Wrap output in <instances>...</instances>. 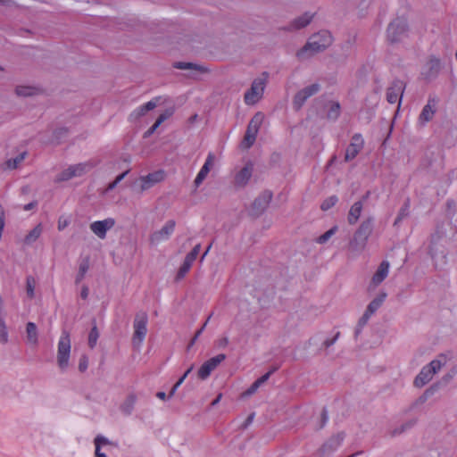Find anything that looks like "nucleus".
Listing matches in <instances>:
<instances>
[{
    "label": "nucleus",
    "mask_w": 457,
    "mask_h": 457,
    "mask_svg": "<svg viewBox=\"0 0 457 457\" xmlns=\"http://www.w3.org/2000/svg\"><path fill=\"white\" fill-rule=\"evenodd\" d=\"M332 35L328 30H320L313 34L307 43L297 51L296 55L299 59H307L312 55L322 52L332 44Z\"/></svg>",
    "instance_id": "1"
},
{
    "label": "nucleus",
    "mask_w": 457,
    "mask_h": 457,
    "mask_svg": "<svg viewBox=\"0 0 457 457\" xmlns=\"http://www.w3.org/2000/svg\"><path fill=\"white\" fill-rule=\"evenodd\" d=\"M374 217L369 216L364 219L355 230L353 238L349 242V248L355 253L362 252L373 232Z\"/></svg>",
    "instance_id": "2"
},
{
    "label": "nucleus",
    "mask_w": 457,
    "mask_h": 457,
    "mask_svg": "<svg viewBox=\"0 0 457 457\" xmlns=\"http://www.w3.org/2000/svg\"><path fill=\"white\" fill-rule=\"evenodd\" d=\"M447 362V357L445 354H440L435 360L431 361L428 364L425 365L414 379V386L416 387H422L428 384L433 376L437 373L443 366Z\"/></svg>",
    "instance_id": "3"
},
{
    "label": "nucleus",
    "mask_w": 457,
    "mask_h": 457,
    "mask_svg": "<svg viewBox=\"0 0 457 457\" xmlns=\"http://www.w3.org/2000/svg\"><path fill=\"white\" fill-rule=\"evenodd\" d=\"M71 336L67 330H62L57 345V364L62 371L67 370L70 365Z\"/></svg>",
    "instance_id": "4"
},
{
    "label": "nucleus",
    "mask_w": 457,
    "mask_h": 457,
    "mask_svg": "<svg viewBox=\"0 0 457 457\" xmlns=\"http://www.w3.org/2000/svg\"><path fill=\"white\" fill-rule=\"evenodd\" d=\"M148 316L145 312H139L136 314L133 321L132 345L139 348L147 334Z\"/></svg>",
    "instance_id": "5"
},
{
    "label": "nucleus",
    "mask_w": 457,
    "mask_h": 457,
    "mask_svg": "<svg viewBox=\"0 0 457 457\" xmlns=\"http://www.w3.org/2000/svg\"><path fill=\"white\" fill-rule=\"evenodd\" d=\"M263 119L264 115L260 112H256L251 119L247 125L244 139L241 143L244 148L249 149L253 145Z\"/></svg>",
    "instance_id": "6"
},
{
    "label": "nucleus",
    "mask_w": 457,
    "mask_h": 457,
    "mask_svg": "<svg viewBox=\"0 0 457 457\" xmlns=\"http://www.w3.org/2000/svg\"><path fill=\"white\" fill-rule=\"evenodd\" d=\"M408 24L406 19L397 17L387 27L386 37L390 43H398L406 36Z\"/></svg>",
    "instance_id": "7"
},
{
    "label": "nucleus",
    "mask_w": 457,
    "mask_h": 457,
    "mask_svg": "<svg viewBox=\"0 0 457 457\" xmlns=\"http://www.w3.org/2000/svg\"><path fill=\"white\" fill-rule=\"evenodd\" d=\"M265 89V81L262 79H255L249 90L245 93V103L247 105L255 104L262 96Z\"/></svg>",
    "instance_id": "8"
},
{
    "label": "nucleus",
    "mask_w": 457,
    "mask_h": 457,
    "mask_svg": "<svg viewBox=\"0 0 457 457\" xmlns=\"http://www.w3.org/2000/svg\"><path fill=\"white\" fill-rule=\"evenodd\" d=\"M405 87L406 84L404 81L399 79H394L386 89V101L392 104L398 102L400 104Z\"/></svg>",
    "instance_id": "9"
},
{
    "label": "nucleus",
    "mask_w": 457,
    "mask_h": 457,
    "mask_svg": "<svg viewBox=\"0 0 457 457\" xmlns=\"http://www.w3.org/2000/svg\"><path fill=\"white\" fill-rule=\"evenodd\" d=\"M320 89L318 83H313L298 91L293 100V104L295 110H300L308 98L316 95Z\"/></svg>",
    "instance_id": "10"
},
{
    "label": "nucleus",
    "mask_w": 457,
    "mask_h": 457,
    "mask_svg": "<svg viewBox=\"0 0 457 457\" xmlns=\"http://www.w3.org/2000/svg\"><path fill=\"white\" fill-rule=\"evenodd\" d=\"M226 359L224 353H220L204 361L198 370V377L204 380L209 378L211 373Z\"/></svg>",
    "instance_id": "11"
},
{
    "label": "nucleus",
    "mask_w": 457,
    "mask_h": 457,
    "mask_svg": "<svg viewBox=\"0 0 457 457\" xmlns=\"http://www.w3.org/2000/svg\"><path fill=\"white\" fill-rule=\"evenodd\" d=\"M165 179V172L162 170H155L154 172L148 173L145 176H141L139 178L140 182V191L144 192L154 185L163 181Z\"/></svg>",
    "instance_id": "12"
},
{
    "label": "nucleus",
    "mask_w": 457,
    "mask_h": 457,
    "mask_svg": "<svg viewBox=\"0 0 457 457\" xmlns=\"http://www.w3.org/2000/svg\"><path fill=\"white\" fill-rule=\"evenodd\" d=\"M272 192L270 190L263 191L258 197H256L252 204V214L254 216L261 215L269 206L272 199Z\"/></svg>",
    "instance_id": "13"
},
{
    "label": "nucleus",
    "mask_w": 457,
    "mask_h": 457,
    "mask_svg": "<svg viewBox=\"0 0 457 457\" xmlns=\"http://www.w3.org/2000/svg\"><path fill=\"white\" fill-rule=\"evenodd\" d=\"M201 249V245L197 244L193 247V249L186 255L184 262L182 265L180 266L178 273H177V279L183 278L186 274L191 269L194 262L196 260L199 252Z\"/></svg>",
    "instance_id": "14"
},
{
    "label": "nucleus",
    "mask_w": 457,
    "mask_h": 457,
    "mask_svg": "<svg viewBox=\"0 0 457 457\" xmlns=\"http://www.w3.org/2000/svg\"><path fill=\"white\" fill-rule=\"evenodd\" d=\"M175 227H176V222L174 220H168L161 229L154 231L150 236V241L153 244H158L162 241L169 239V237L174 232Z\"/></svg>",
    "instance_id": "15"
},
{
    "label": "nucleus",
    "mask_w": 457,
    "mask_h": 457,
    "mask_svg": "<svg viewBox=\"0 0 457 457\" xmlns=\"http://www.w3.org/2000/svg\"><path fill=\"white\" fill-rule=\"evenodd\" d=\"M115 225V220L112 218H107L103 220H96L90 224V229L99 238L104 239L106 233Z\"/></svg>",
    "instance_id": "16"
},
{
    "label": "nucleus",
    "mask_w": 457,
    "mask_h": 457,
    "mask_svg": "<svg viewBox=\"0 0 457 457\" xmlns=\"http://www.w3.org/2000/svg\"><path fill=\"white\" fill-rule=\"evenodd\" d=\"M160 97H155L149 102L138 106L136 108L129 116V121L130 122H136L140 120L141 117L145 116L147 112L154 110L158 103H159Z\"/></svg>",
    "instance_id": "17"
},
{
    "label": "nucleus",
    "mask_w": 457,
    "mask_h": 457,
    "mask_svg": "<svg viewBox=\"0 0 457 457\" xmlns=\"http://www.w3.org/2000/svg\"><path fill=\"white\" fill-rule=\"evenodd\" d=\"M436 104L437 99L436 97L429 96L427 104L423 107L419 116V122L421 125H425L433 119L436 112Z\"/></svg>",
    "instance_id": "18"
},
{
    "label": "nucleus",
    "mask_w": 457,
    "mask_h": 457,
    "mask_svg": "<svg viewBox=\"0 0 457 457\" xmlns=\"http://www.w3.org/2000/svg\"><path fill=\"white\" fill-rule=\"evenodd\" d=\"M214 161L215 155L213 153L210 152L205 159L204 165L202 166L195 179L194 183L196 187H198L205 179L212 167L213 166Z\"/></svg>",
    "instance_id": "19"
},
{
    "label": "nucleus",
    "mask_w": 457,
    "mask_h": 457,
    "mask_svg": "<svg viewBox=\"0 0 457 457\" xmlns=\"http://www.w3.org/2000/svg\"><path fill=\"white\" fill-rule=\"evenodd\" d=\"M345 435L344 432H339L337 435L332 436L327 442L321 446L323 453H330L335 452L342 445Z\"/></svg>",
    "instance_id": "20"
},
{
    "label": "nucleus",
    "mask_w": 457,
    "mask_h": 457,
    "mask_svg": "<svg viewBox=\"0 0 457 457\" xmlns=\"http://www.w3.org/2000/svg\"><path fill=\"white\" fill-rule=\"evenodd\" d=\"M253 170V163L248 162L236 174L235 185L239 187L246 186L252 177Z\"/></svg>",
    "instance_id": "21"
},
{
    "label": "nucleus",
    "mask_w": 457,
    "mask_h": 457,
    "mask_svg": "<svg viewBox=\"0 0 457 457\" xmlns=\"http://www.w3.org/2000/svg\"><path fill=\"white\" fill-rule=\"evenodd\" d=\"M389 266L390 265L387 261L381 262L371 279L374 286H378L386 279L389 273Z\"/></svg>",
    "instance_id": "22"
},
{
    "label": "nucleus",
    "mask_w": 457,
    "mask_h": 457,
    "mask_svg": "<svg viewBox=\"0 0 457 457\" xmlns=\"http://www.w3.org/2000/svg\"><path fill=\"white\" fill-rule=\"evenodd\" d=\"M314 17V13H311L309 12H304L301 16L295 18L289 25L288 29H300L305 28L307 25L311 23Z\"/></svg>",
    "instance_id": "23"
},
{
    "label": "nucleus",
    "mask_w": 457,
    "mask_h": 457,
    "mask_svg": "<svg viewBox=\"0 0 457 457\" xmlns=\"http://www.w3.org/2000/svg\"><path fill=\"white\" fill-rule=\"evenodd\" d=\"M362 201H356L351 207L347 214V222L349 225H355L362 212Z\"/></svg>",
    "instance_id": "24"
},
{
    "label": "nucleus",
    "mask_w": 457,
    "mask_h": 457,
    "mask_svg": "<svg viewBox=\"0 0 457 457\" xmlns=\"http://www.w3.org/2000/svg\"><path fill=\"white\" fill-rule=\"evenodd\" d=\"M387 294L386 292H380L367 306L365 312L370 315H373L383 304L386 299Z\"/></svg>",
    "instance_id": "25"
},
{
    "label": "nucleus",
    "mask_w": 457,
    "mask_h": 457,
    "mask_svg": "<svg viewBox=\"0 0 457 457\" xmlns=\"http://www.w3.org/2000/svg\"><path fill=\"white\" fill-rule=\"evenodd\" d=\"M427 66L428 70V71L425 72L426 79H431L433 78H436L439 73L441 68L440 60L438 58L432 57L429 59Z\"/></svg>",
    "instance_id": "26"
},
{
    "label": "nucleus",
    "mask_w": 457,
    "mask_h": 457,
    "mask_svg": "<svg viewBox=\"0 0 457 457\" xmlns=\"http://www.w3.org/2000/svg\"><path fill=\"white\" fill-rule=\"evenodd\" d=\"M95 444V456L96 457H107L105 453H98L99 448L103 446L111 445L112 443L105 436L102 435H97L94 439Z\"/></svg>",
    "instance_id": "27"
},
{
    "label": "nucleus",
    "mask_w": 457,
    "mask_h": 457,
    "mask_svg": "<svg viewBox=\"0 0 457 457\" xmlns=\"http://www.w3.org/2000/svg\"><path fill=\"white\" fill-rule=\"evenodd\" d=\"M27 338L29 344L34 345L38 343L37 328L34 322H28L26 325Z\"/></svg>",
    "instance_id": "28"
},
{
    "label": "nucleus",
    "mask_w": 457,
    "mask_h": 457,
    "mask_svg": "<svg viewBox=\"0 0 457 457\" xmlns=\"http://www.w3.org/2000/svg\"><path fill=\"white\" fill-rule=\"evenodd\" d=\"M136 402V395L131 394L128 395L123 403L120 405V411L126 415H130L134 410Z\"/></svg>",
    "instance_id": "29"
},
{
    "label": "nucleus",
    "mask_w": 457,
    "mask_h": 457,
    "mask_svg": "<svg viewBox=\"0 0 457 457\" xmlns=\"http://www.w3.org/2000/svg\"><path fill=\"white\" fill-rule=\"evenodd\" d=\"M43 227L41 223H38L32 230H30L24 238L26 245H31L36 242L41 236Z\"/></svg>",
    "instance_id": "30"
},
{
    "label": "nucleus",
    "mask_w": 457,
    "mask_h": 457,
    "mask_svg": "<svg viewBox=\"0 0 457 457\" xmlns=\"http://www.w3.org/2000/svg\"><path fill=\"white\" fill-rule=\"evenodd\" d=\"M73 178H76V173H74V170L71 165L56 176V178L54 179V182L60 183L63 181H68Z\"/></svg>",
    "instance_id": "31"
},
{
    "label": "nucleus",
    "mask_w": 457,
    "mask_h": 457,
    "mask_svg": "<svg viewBox=\"0 0 457 457\" xmlns=\"http://www.w3.org/2000/svg\"><path fill=\"white\" fill-rule=\"evenodd\" d=\"M415 424H416V420H410L404 422L403 424L400 425L399 427L394 428L390 434L392 436H399V435L404 433L405 431L411 429V428H413Z\"/></svg>",
    "instance_id": "32"
},
{
    "label": "nucleus",
    "mask_w": 457,
    "mask_h": 457,
    "mask_svg": "<svg viewBox=\"0 0 457 457\" xmlns=\"http://www.w3.org/2000/svg\"><path fill=\"white\" fill-rule=\"evenodd\" d=\"M71 167L74 170V173H76V177H81L93 168V164L90 162H80L71 165Z\"/></svg>",
    "instance_id": "33"
},
{
    "label": "nucleus",
    "mask_w": 457,
    "mask_h": 457,
    "mask_svg": "<svg viewBox=\"0 0 457 457\" xmlns=\"http://www.w3.org/2000/svg\"><path fill=\"white\" fill-rule=\"evenodd\" d=\"M27 153L23 152L18 154L14 158L8 159L5 162V168L8 170H14L18 167V165L25 159Z\"/></svg>",
    "instance_id": "34"
},
{
    "label": "nucleus",
    "mask_w": 457,
    "mask_h": 457,
    "mask_svg": "<svg viewBox=\"0 0 457 457\" xmlns=\"http://www.w3.org/2000/svg\"><path fill=\"white\" fill-rule=\"evenodd\" d=\"M341 106L338 102H332L328 111V119L336 120L340 115Z\"/></svg>",
    "instance_id": "35"
},
{
    "label": "nucleus",
    "mask_w": 457,
    "mask_h": 457,
    "mask_svg": "<svg viewBox=\"0 0 457 457\" xmlns=\"http://www.w3.org/2000/svg\"><path fill=\"white\" fill-rule=\"evenodd\" d=\"M361 149L358 148L354 144H350L345 151V159L346 162H349L354 159L357 154L361 152Z\"/></svg>",
    "instance_id": "36"
},
{
    "label": "nucleus",
    "mask_w": 457,
    "mask_h": 457,
    "mask_svg": "<svg viewBox=\"0 0 457 457\" xmlns=\"http://www.w3.org/2000/svg\"><path fill=\"white\" fill-rule=\"evenodd\" d=\"M98 337H99V332H98L97 327L95 323L89 332V335H88V346L91 349H93L96 345Z\"/></svg>",
    "instance_id": "37"
},
{
    "label": "nucleus",
    "mask_w": 457,
    "mask_h": 457,
    "mask_svg": "<svg viewBox=\"0 0 457 457\" xmlns=\"http://www.w3.org/2000/svg\"><path fill=\"white\" fill-rule=\"evenodd\" d=\"M15 91L18 96H30L36 94L37 89L33 87L18 86Z\"/></svg>",
    "instance_id": "38"
},
{
    "label": "nucleus",
    "mask_w": 457,
    "mask_h": 457,
    "mask_svg": "<svg viewBox=\"0 0 457 457\" xmlns=\"http://www.w3.org/2000/svg\"><path fill=\"white\" fill-rule=\"evenodd\" d=\"M0 342L6 344L8 342L7 327L3 316L0 315Z\"/></svg>",
    "instance_id": "39"
},
{
    "label": "nucleus",
    "mask_w": 457,
    "mask_h": 457,
    "mask_svg": "<svg viewBox=\"0 0 457 457\" xmlns=\"http://www.w3.org/2000/svg\"><path fill=\"white\" fill-rule=\"evenodd\" d=\"M89 264L87 261H85L80 263L79 268V273L76 277L75 282L76 284H79L85 277L87 271L88 270Z\"/></svg>",
    "instance_id": "40"
},
{
    "label": "nucleus",
    "mask_w": 457,
    "mask_h": 457,
    "mask_svg": "<svg viewBox=\"0 0 457 457\" xmlns=\"http://www.w3.org/2000/svg\"><path fill=\"white\" fill-rule=\"evenodd\" d=\"M26 290L28 296L32 299L35 296V279L31 276L26 279Z\"/></svg>",
    "instance_id": "41"
},
{
    "label": "nucleus",
    "mask_w": 457,
    "mask_h": 457,
    "mask_svg": "<svg viewBox=\"0 0 457 457\" xmlns=\"http://www.w3.org/2000/svg\"><path fill=\"white\" fill-rule=\"evenodd\" d=\"M337 201H338V198L337 195H331L322 202L320 208L323 211H328L330 208H332L333 206H335L336 204L337 203Z\"/></svg>",
    "instance_id": "42"
},
{
    "label": "nucleus",
    "mask_w": 457,
    "mask_h": 457,
    "mask_svg": "<svg viewBox=\"0 0 457 457\" xmlns=\"http://www.w3.org/2000/svg\"><path fill=\"white\" fill-rule=\"evenodd\" d=\"M337 230V227L334 226L317 238V243L325 244Z\"/></svg>",
    "instance_id": "43"
},
{
    "label": "nucleus",
    "mask_w": 457,
    "mask_h": 457,
    "mask_svg": "<svg viewBox=\"0 0 457 457\" xmlns=\"http://www.w3.org/2000/svg\"><path fill=\"white\" fill-rule=\"evenodd\" d=\"M436 391V387L435 386H430L426 389L425 392L419 397L418 402L420 403H424L430 396H432Z\"/></svg>",
    "instance_id": "44"
},
{
    "label": "nucleus",
    "mask_w": 457,
    "mask_h": 457,
    "mask_svg": "<svg viewBox=\"0 0 457 457\" xmlns=\"http://www.w3.org/2000/svg\"><path fill=\"white\" fill-rule=\"evenodd\" d=\"M174 110L172 108L166 109L162 113H161L156 119L155 122L161 126L162 122H164L167 119L173 115Z\"/></svg>",
    "instance_id": "45"
},
{
    "label": "nucleus",
    "mask_w": 457,
    "mask_h": 457,
    "mask_svg": "<svg viewBox=\"0 0 457 457\" xmlns=\"http://www.w3.org/2000/svg\"><path fill=\"white\" fill-rule=\"evenodd\" d=\"M354 144L358 148L362 149L364 145V140L360 133H356L352 137L351 143Z\"/></svg>",
    "instance_id": "46"
},
{
    "label": "nucleus",
    "mask_w": 457,
    "mask_h": 457,
    "mask_svg": "<svg viewBox=\"0 0 457 457\" xmlns=\"http://www.w3.org/2000/svg\"><path fill=\"white\" fill-rule=\"evenodd\" d=\"M79 370L85 372L88 368V357L86 354H82L79 361Z\"/></svg>",
    "instance_id": "47"
},
{
    "label": "nucleus",
    "mask_w": 457,
    "mask_h": 457,
    "mask_svg": "<svg viewBox=\"0 0 457 457\" xmlns=\"http://www.w3.org/2000/svg\"><path fill=\"white\" fill-rule=\"evenodd\" d=\"M410 207H411L410 199H407L404 202V204H403V206L400 208L398 214L405 219L410 214Z\"/></svg>",
    "instance_id": "48"
},
{
    "label": "nucleus",
    "mask_w": 457,
    "mask_h": 457,
    "mask_svg": "<svg viewBox=\"0 0 457 457\" xmlns=\"http://www.w3.org/2000/svg\"><path fill=\"white\" fill-rule=\"evenodd\" d=\"M175 68L186 70V69H195V70H201V67L194 64L192 62H179L175 64Z\"/></svg>",
    "instance_id": "49"
},
{
    "label": "nucleus",
    "mask_w": 457,
    "mask_h": 457,
    "mask_svg": "<svg viewBox=\"0 0 457 457\" xmlns=\"http://www.w3.org/2000/svg\"><path fill=\"white\" fill-rule=\"evenodd\" d=\"M370 317H371V315H370L368 312H364V313L360 318L358 324H357L358 327L360 328V329L363 328V327L368 323Z\"/></svg>",
    "instance_id": "50"
},
{
    "label": "nucleus",
    "mask_w": 457,
    "mask_h": 457,
    "mask_svg": "<svg viewBox=\"0 0 457 457\" xmlns=\"http://www.w3.org/2000/svg\"><path fill=\"white\" fill-rule=\"evenodd\" d=\"M70 224V220L61 216L58 220L57 228L59 231L63 230Z\"/></svg>",
    "instance_id": "51"
},
{
    "label": "nucleus",
    "mask_w": 457,
    "mask_h": 457,
    "mask_svg": "<svg viewBox=\"0 0 457 457\" xmlns=\"http://www.w3.org/2000/svg\"><path fill=\"white\" fill-rule=\"evenodd\" d=\"M339 335H340V333H339V332H337V334H336L332 338L326 339V340L324 341V343H323V345H324L326 348L330 347L331 345H333L337 342V338H338Z\"/></svg>",
    "instance_id": "52"
},
{
    "label": "nucleus",
    "mask_w": 457,
    "mask_h": 457,
    "mask_svg": "<svg viewBox=\"0 0 457 457\" xmlns=\"http://www.w3.org/2000/svg\"><path fill=\"white\" fill-rule=\"evenodd\" d=\"M183 382H184V381H183V378H179V379L175 383V385L172 386V388H171V390H170V394H169V395H168V398H171V397L175 395L176 391L178 390V388L180 386V385H181Z\"/></svg>",
    "instance_id": "53"
},
{
    "label": "nucleus",
    "mask_w": 457,
    "mask_h": 457,
    "mask_svg": "<svg viewBox=\"0 0 457 457\" xmlns=\"http://www.w3.org/2000/svg\"><path fill=\"white\" fill-rule=\"evenodd\" d=\"M260 387V386L254 381L249 387L248 389L245 392V395H253L257 390L258 388Z\"/></svg>",
    "instance_id": "54"
},
{
    "label": "nucleus",
    "mask_w": 457,
    "mask_h": 457,
    "mask_svg": "<svg viewBox=\"0 0 457 457\" xmlns=\"http://www.w3.org/2000/svg\"><path fill=\"white\" fill-rule=\"evenodd\" d=\"M270 376H271V372H266L262 377L257 378L255 380V382L261 386L262 384H264L266 381H268V379L270 378Z\"/></svg>",
    "instance_id": "55"
},
{
    "label": "nucleus",
    "mask_w": 457,
    "mask_h": 457,
    "mask_svg": "<svg viewBox=\"0 0 457 457\" xmlns=\"http://www.w3.org/2000/svg\"><path fill=\"white\" fill-rule=\"evenodd\" d=\"M328 420V411L324 408L321 411V425L320 428H323Z\"/></svg>",
    "instance_id": "56"
},
{
    "label": "nucleus",
    "mask_w": 457,
    "mask_h": 457,
    "mask_svg": "<svg viewBox=\"0 0 457 457\" xmlns=\"http://www.w3.org/2000/svg\"><path fill=\"white\" fill-rule=\"evenodd\" d=\"M253 418H254V413H251L247 418L246 420H245V422L242 424V428L243 429H245L250 424H252L253 420Z\"/></svg>",
    "instance_id": "57"
},
{
    "label": "nucleus",
    "mask_w": 457,
    "mask_h": 457,
    "mask_svg": "<svg viewBox=\"0 0 457 457\" xmlns=\"http://www.w3.org/2000/svg\"><path fill=\"white\" fill-rule=\"evenodd\" d=\"M160 126L154 122V125L145 132V137H149L152 134L154 133V131L159 128Z\"/></svg>",
    "instance_id": "58"
},
{
    "label": "nucleus",
    "mask_w": 457,
    "mask_h": 457,
    "mask_svg": "<svg viewBox=\"0 0 457 457\" xmlns=\"http://www.w3.org/2000/svg\"><path fill=\"white\" fill-rule=\"evenodd\" d=\"M129 172V170H127L126 171L122 172L121 174L118 175L116 179H114L117 184H119Z\"/></svg>",
    "instance_id": "59"
},
{
    "label": "nucleus",
    "mask_w": 457,
    "mask_h": 457,
    "mask_svg": "<svg viewBox=\"0 0 457 457\" xmlns=\"http://www.w3.org/2000/svg\"><path fill=\"white\" fill-rule=\"evenodd\" d=\"M88 293H89V291H88V287H86V286H84V287H82V289H81V292H80V296H81V298H82V299H87V296H88Z\"/></svg>",
    "instance_id": "60"
},
{
    "label": "nucleus",
    "mask_w": 457,
    "mask_h": 457,
    "mask_svg": "<svg viewBox=\"0 0 457 457\" xmlns=\"http://www.w3.org/2000/svg\"><path fill=\"white\" fill-rule=\"evenodd\" d=\"M404 218L402 217L401 215L397 214L395 221H394V227H398L400 225V223L403 221Z\"/></svg>",
    "instance_id": "61"
},
{
    "label": "nucleus",
    "mask_w": 457,
    "mask_h": 457,
    "mask_svg": "<svg viewBox=\"0 0 457 457\" xmlns=\"http://www.w3.org/2000/svg\"><path fill=\"white\" fill-rule=\"evenodd\" d=\"M228 344V337H223L220 340V343H219V345L221 346V347H225L227 346Z\"/></svg>",
    "instance_id": "62"
},
{
    "label": "nucleus",
    "mask_w": 457,
    "mask_h": 457,
    "mask_svg": "<svg viewBox=\"0 0 457 457\" xmlns=\"http://www.w3.org/2000/svg\"><path fill=\"white\" fill-rule=\"evenodd\" d=\"M156 397L161 400L165 401L167 399V395L164 392L160 391V392H157Z\"/></svg>",
    "instance_id": "63"
},
{
    "label": "nucleus",
    "mask_w": 457,
    "mask_h": 457,
    "mask_svg": "<svg viewBox=\"0 0 457 457\" xmlns=\"http://www.w3.org/2000/svg\"><path fill=\"white\" fill-rule=\"evenodd\" d=\"M117 185H118V184L115 182V180H113L112 182H111V183L108 185V187H107V188H106V191H112V190H113V189L117 187Z\"/></svg>",
    "instance_id": "64"
}]
</instances>
